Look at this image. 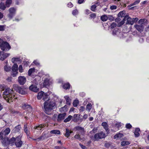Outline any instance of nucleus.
<instances>
[{"mask_svg":"<svg viewBox=\"0 0 149 149\" xmlns=\"http://www.w3.org/2000/svg\"><path fill=\"white\" fill-rule=\"evenodd\" d=\"M0 47L2 50L6 52L10 49L11 47L7 42L4 41L0 39Z\"/></svg>","mask_w":149,"mask_h":149,"instance_id":"3","label":"nucleus"},{"mask_svg":"<svg viewBox=\"0 0 149 149\" xmlns=\"http://www.w3.org/2000/svg\"><path fill=\"white\" fill-rule=\"evenodd\" d=\"M10 131V129L9 128H7L3 132V133L4 136H5L9 133Z\"/></svg>","mask_w":149,"mask_h":149,"instance_id":"20","label":"nucleus"},{"mask_svg":"<svg viewBox=\"0 0 149 149\" xmlns=\"http://www.w3.org/2000/svg\"><path fill=\"white\" fill-rule=\"evenodd\" d=\"M27 125H25L24 126V131L26 133L27 136H29L30 133L29 131L27 128Z\"/></svg>","mask_w":149,"mask_h":149,"instance_id":"27","label":"nucleus"},{"mask_svg":"<svg viewBox=\"0 0 149 149\" xmlns=\"http://www.w3.org/2000/svg\"><path fill=\"white\" fill-rule=\"evenodd\" d=\"M29 89L34 92H37L39 90V88L37 87L36 85L32 84L29 87Z\"/></svg>","mask_w":149,"mask_h":149,"instance_id":"13","label":"nucleus"},{"mask_svg":"<svg viewBox=\"0 0 149 149\" xmlns=\"http://www.w3.org/2000/svg\"><path fill=\"white\" fill-rule=\"evenodd\" d=\"M145 21V19H140L138 21V23L141 25H142Z\"/></svg>","mask_w":149,"mask_h":149,"instance_id":"48","label":"nucleus"},{"mask_svg":"<svg viewBox=\"0 0 149 149\" xmlns=\"http://www.w3.org/2000/svg\"><path fill=\"white\" fill-rule=\"evenodd\" d=\"M139 20V19L138 18L136 17L135 18H133L132 19V22H133V24H134V22H137L138 20Z\"/></svg>","mask_w":149,"mask_h":149,"instance_id":"53","label":"nucleus"},{"mask_svg":"<svg viewBox=\"0 0 149 149\" xmlns=\"http://www.w3.org/2000/svg\"><path fill=\"white\" fill-rule=\"evenodd\" d=\"M10 55V54L5 53L3 52L0 51V60L3 61Z\"/></svg>","mask_w":149,"mask_h":149,"instance_id":"9","label":"nucleus"},{"mask_svg":"<svg viewBox=\"0 0 149 149\" xmlns=\"http://www.w3.org/2000/svg\"><path fill=\"white\" fill-rule=\"evenodd\" d=\"M79 115V114H74L73 116V120L74 122H77L78 120V119L77 118L78 115Z\"/></svg>","mask_w":149,"mask_h":149,"instance_id":"39","label":"nucleus"},{"mask_svg":"<svg viewBox=\"0 0 149 149\" xmlns=\"http://www.w3.org/2000/svg\"><path fill=\"white\" fill-rule=\"evenodd\" d=\"M6 8V6L4 5V4L3 3H0V9L4 10Z\"/></svg>","mask_w":149,"mask_h":149,"instance_id":"40","label":"nucleus"},{"mask_svg":"<svg viewBox=\"0 0 149 149\" xmlns=\"http://www.w3.org/2000/svg\"><path fill=\"white\" fill-rule=\"evenodd\" d=\"M12 2V0H6L5 4L6 6L7 7H9L11 4Z\"/></svg>","mask_w":149,"mask_h":149,"instance_id":"32","label":"nucleus"},{"mask_svg":"<svg viewBox=\"0 0 149 149\" xmlns=\"http://www.w3.org/2000/svg\"><path fill=\"white\" fill-rule=\"evenodd\" d=\"M51 83L49 79L47 78H46L45 79L43 83V85L44 86L46 87L47 86L51 84Z\"/></svg>","mask_w":149,"mask_h":149,"instance_id":"16","label":"nucleus"},{"mask_svg":"<svg viewBox=\"0 0 149 149\" xmlns=\"http://www.w3.org/2000/svg\"><path fill=\"white\" fill-rule=\"evenodd\" d=\"M105 134L103 132L97 133L94 135V138L96 141H98L100 139L104 138L106 136Z\"/></svg>","mask_w":149,"mask_h":149,"instance_id":"5","label":"nucleus"},{"mask_svg":"<svg viewBox=\"0 0 149 149\" xmlns=\"http://www.w3.org/2000/svg\"><path fill=\"white\" fill-rule=\"evenodd\" d=\"M16 138L15 139L14 137H13L12 138L9 140V144H11L12 145H13L15 143V142L16 141Z\"/></svg>","mask_w":149,"mask_h":149,"instance_id":"28","label":"nucleus"},{"mask_svg":"<svg viewBox=\"0 0 149 149\" xmlns=\"http://www.w3.org/2000/svg\"><path fill=\"white\" fill-rule=\"evenodd\" d=\"M121 20L120 17H118L116 18L115 19V21L116 22H118Z\"/></svg>","mask_w":149,"mask_h":149,"instance_id":"54","label":"nucleus"},{"mask_svg":"<svg viewBox=\"0 0 149 149\" xmlns=\"http://www.w3.org/2000/svg\"><path fill=\"white\" fill-rule=\"evenodd\" d=\"M3 98L9 103L16 100L17 97L13 91L9 88L5 90L3 93Z\"/></svg>","mask_w":149,"mask_h":149,"instance_id":"1","label":"nucleus"},{"mask_svg":"<svg viewBox=\"0 0 149 149\" xmlns=\"http://www.w3.org/2000/svg\"><path fill=\"white\" fill-rule=\"evenodd\" d=\"M18 65L17 64H15L12 67V71H17Z\"/></svg>","mask_w":149,"mask_h":149,"instance_id":"30","label":"nucleus"},{"mask_svg":"<svg viewBox=\"0 0 149 149\" xmlns=\"http://www.w3.org/2000/svg\"><path fill=\"white\" fill-rule=\"evenodd\" d=\"M116 24L115 23H113L111 24L110 25V27L111 29H113L116 27Z\"/></svg>","mask_w":149,"mask_h":149,"instance_id":"50","label":"nucleus"},{"mask_svg":"<svg viewBox=\"0 0 149 149\" xmlns=\"http://www.w3.org/2000/svg\"><path fill=\"white\" fill-rule=\"evenodd\" d=\"M101 20L103 22L106 21L108 19V17L106 15H103L101 17Z\"/></svg>","mask_w":149,"mask_h":149,"instance_id":"29","label":"nucleus"},{"mask_svg":"<svg viewBox=\"0 0 149 149\" xmlns=\"http://www.w3.org/2000/svg\"><path fill=\"white\" fill-rule=\"evenodd\" d=\"M35 69L34 68H31L29 69L28 71V75L29 76H31V74L34 73L35 72Z\"/></svg>","mask_w":149,"mask_h":149,"instance_id":"24","label":"nucleus"},{"mask_svg":"<svg viewBox=\"0 0 149 149\" xmlns=\"http://www.w3.org/2000/svg\"><path fill=\"white\" fill-rule=\"evenodd\" d=\"M3 132H0V139H2L3 137Z\"/></svg>","mask_w":149,"mask_h":149,"instance_id":"60","label":"nucleus"},{"mask_svg":"<svg viewBox=\"0 0 149 149\" xmlns=\"http://www.w3.org/2000/svg\"><path fill=\"white\" fill-rule=\"evenodd\" d=\"M130 144V142L128 141H123L121 143V145L123 146L129 145Z\"/></svg>","mask_w":149,"mask_h":149,"instance_id":"41","label":"nucleus"},{"mask_svg":"<svg viewBox=\"0 0 149 149\" xmlns=\"http://www.w3.org/2000/svg\"><path fill=\"white\" fill-rule=\"evenodd\" d=\"M2 140V143L4 146H6L9 145V142L8 138L6 137H4Z\"/></svg>","mask_w":149,"mask_h":149,"instance_id":"12","label":"nucleus"},{"mask_svg":"<svg viewBox=\"0 0 149 149\" xmlns=\"http://www.w3.org/2000/svg\"><path fill=\"white\" fill-rule=\"evenodd\" d=\"M64 98L66 100V103L67 104H68V105H70V102H71V100L69 98V97L65 96L64 97Z\"/></svg>","mask_w":149,"mask_h":149,"instance_id":"33","label":"nucleus"},{"mask_svg":"<svg viewBox=\"0 0 149 149\" xmlns=\"http://www.w3.org/2000/svg\"><path fill=\"white\" fill-rule=\"evenodd\" d=\"M5 26H0V31H3L4 30Z\"/></svg>","mask_w":149,"mask_h":149,"instance_id":"62","label":"nucleus"},{"mask_svg":"<svg viewBox=\"0 0 149 149\" xmlns=\"http://www.w3.org/2000/svg\"><path fill=\"white\" fill-rule=\"evenodd\" d=\"M50 133L51 134H60V132L58 130H53L50 131Z\"/></svg>","mask_w":149,"mask_h":149,"instance_id":"26","label":"nucleus"},{"mask_svg":"<svg viewBox=\"0 0 149 149\" xmlns=\"http://www.w3.org/2000/svg\"><path fill=\"white\" fill-rule=\"evenodd\" d=\"M21 136H19L16 138V141L15 144L16 146L18 147L21 146L22 144V141L21 140Z\"/></svg>","mask_w":149,"mask_h":149,"instance_id":"8","label":"nucleus"},{"mask_svg":"<svg viewBox=\"0 0 149 149\" xmlns=\"http://www.w3.org/2000/svg\"><path fill=\"white\" fill-rule=\"evenodd\" d=\"M123 136L124 135L122 133H118L115 135L114 138V139H119L123 137Z\"/></svg>","mask_w":149,"mask_h":149,"instance_id":"19","label":"nucleus"},{"mask_svg":"<svg viewBox=\"0 0 149 149\" xmlns=\"http://www.w3.org/2000/svg\"><path fill=\"white\" fill-rule=\"evenodd\" d=\"M127 20L126 24H130L131 25L133 24V22L132 19L128 15H126L123 19V20L117 24L118 27H120L122 25L125 23V21Z\"/></svg>","mask_w":149,"mask_h":149,"instance_id":"4","label":"nucleus"},{"mask_svg":"<svg viewBox=\"0 0 149 149\" xmlns=\"http://www.w3.org/2000/svg\"><path fill=\"white\" fill-rule=\"evenodd\" d=\"M116 125L117 127L119 128L121 127V125L120 123H117L116 124Z\"/></svg>","mask_w":149,"mask_h":149,"instance_id":"63","label":"nucleus"},{"mask_svg":"<svg viewBox=\"0 0 149 149\" xmlns=\"http://www.w3.org/2000/svg\"><path fill=\"white\" fill-rule=\"evenodd\" d=\"M96 6L95 5H92L91 7V9L93 11H95L96 8Z\"/></svg>","mask_w":149,"mask_h":149,"instance_id":"47","label":"nucleus"},{"mask_svg":"<svg viewBox=\"0 0 149 149\" xmlns=\"http://www.w3.org/2000/svg\"><path fill=\"white\" fill-rule=\"evenodd\" d=\"M20 87V86H19L18 85L16 84H14L13 85V89L17 91L18 90Z\"/></svg>","mask_w":149,"mask_h":149,"instance_id":"43","label":"nucleus"},{"mask_svg":"<svg viewBox=\"0 0 149 149\" xmlns=\"http://www.w3.org/2000/svg\"><path fill=\"white\" fill-rule=\"evenodd\" d=\"M79 145L82 149H87L86 146L81 143H79Z\"/></svg>","mask_w":149,"mask_h":149,"instance_id":"61","label":"nucleus"},{"mask_svg":"<svg viewBox=\"0 0 149 149\" xmlns=\"http://www.w3.org/2000/svg\"><path fill=\"white\" fill-rule=\"evenodd\" d=\"M41 80L40 77L39 76H36L32 82L33 84H35L36 85H38L40 82Z\"/></svg>","mask_w":149,"mask_h":149,"instance_id":"10","label":"nucleus"},{"mask_svg":"<svg viewBox=\"0 0 149 149\" xmlns=\"http://www.w3.org/2000/svg\"><path fill=\"white\" fill-rule=\"evenodd\" d=\"M134 27L136 29L139 31L141 32L143 31L144 26L143 25H135Z\"/></svg>","mask_w":149,"mask_h":149,"instance_id":"15","label":"nucleus"},{"mask_svg":"<svg viewBox=\"0 0 149 149\" xmlns=\"http://www.w3.org/2000/svg\"><path fill=\"white\" fill-rule=\"evenodd\" d=\"M55 105V103L53 102H51L50 100L45 102L44 103V108L45 113L49 115L51 113L50 112L52 110Z\"/></svg>","mask_w":149,"mask_h":149,"instance_id":"2","label":"nucleus"},{"mask_svg":"<svg viewBox=\"0 0 149 149\" xmlns=\"http://www.w3.org/2000/svg\"><path fill=\"white\" fill-rule=\"evenodd\" d=\"M79 103V102L78 100H75L73 102V105L74 107H76L77 106Z\"/></svg>","mask_w":149,"mask_h":149,"instance_id":"46","label":"nucleus"},{"mask_svg":"<svg viewBox=\"0 0 149 149\" xmlns=\"http://www.w3.org/2000/svg\"><path fill=\"white\" fill-rule=\"evenodd\" d=\"M140 0H137L134 1V3H133L132 4L130 5L129 6L130 7H131L133 6L136 5L138 3H139L140 2Z\"/></svg>","mask_w":149,"mask_h":149,"instance_id":"45","label":"nucleus"},{"mask_svg":"<svg viewBox=\"0 0 149 149\" xmlns=\"http://www.w3.org/2000/svg\"><path fill=\"white\" fill-rule=\"evenodd\" d=\"M23 108L24 109H28L29 108L30 109H31V108L30 107V105H27L25 104H23L22 106Z\"/></svg>","mask_w":149,"mask_h":149,"instance_id":"44","label":"nucleus"},{"mask_svg":"<svg viewBox=\"0 0 149 149\" xmlns=\"http://www.w3.org/2000/svg\"><path fill=\"white\" fill-rule=\"evenodd\" d=\"M4 70L8 72L10 71L11 69V67L9 66H8L7 65H6L4 66Z\"/></svg>","mask_w":149,"mask_h":149,"instance_id":"35","label":"nucleus"},{"mask_svg":"<svg viewBox=\"0 0 149 149\" xmlns=\"http://www.w3.org/2000/svg\"><path fill=\"white\" fill-rule=\"evenodd\" d=\"M92 108V105L91 104L88 103L86 106V109L89 112Z\"/></svg>","mask_w":149,"mask_h":149,"instance_id":"36","label":"nucleus"},{"mask_svg":"<svg viewBox=\"0 0 149 149\" xmlns=\"http://www.w3.org/2000/svg\"><path fill=\"white\" fill-rule=\"evenodd\" d=\"M110 8L111 10L116 9L117 8V6L115 5L112 6H110Z\"/></svg>","mask_w":149,"mask_h":149,"instance_id":"59","label":"nucleus"},{"mask_svg":"<svg viewBox=\"0 0 149 149\" xmlns=\"http://www.w3.org/2000/svg\"><path fill=\"white\" fill-rule=\"evenodd\" d=\"M132 127V125L129 123L127 124L126 125V127L127 129H130Z\"/></svg>","mask_w":149,"mask_h":149,"instance_id":"56","label":"nucleus"},{"mask_svg":"<svg viewBox=\"0 0 149 149\" xmlns=\"http://www.w3.org/2000/svg\"><path fill=\"white\" fill-rule=\"evenodd\" d=\"M140 130V129L139 128H136L135 130V131L134 132L135 137H138L139 135V132Z\"/></svg>","mask_w":149,"mask_h":149,"instance_id":"31","label":"nucleus"},{"mask_svg":"<svg viewBox=\"0 0 149 149\" xmlns=\"http://www.w3.org/2000/svg\"><path fill=\"white\" fill-rule=\"evenodd\" d=\"M26 79L24 76H19L18 77V82L21 85H23L26 82Z\"/></svg>","mask_w":149,"mask_h":149,"instance_id":"11","label":"nucleus"},{"mask_svg":"<svg viewBox=\"0 0 149 149\" xmlns=\"http://www.w3.org/2000/svg\"><path fill=\"white\" fill-rule=\"evenodd\" d=\"M44 93H45L43 91H41L39 92L38 93L37 96V98L38 99L40 100L43 97V96H43L44 95Z\"/></svg>","mask_w":149,"mask_h":149,"instance_id":"23","label":"nucleus"},{"mask_svg":"<svg viewBox=\"0 0 149 149\" xmlns=\"http://www.w3.org/2000/svg\"><path fill=\"white\" fill-rule=\"evenodd\" d=\"M102 125L103 127L106 132L108 130V126L107 123L105 122H103L102 124Z\"/></svg>","mask_w":149,"mask_h":149,"instance_id":"25","label":"nucleus"},{"mask_svg":"<svg viewBox=\"0 0 149 149\" xmlns=\"http://www.w3.org/2000/svg\"><path fill=\"white\" fill-rule=\"evenodd\" d=\"M44 127V125H40L37 126H35L34 129H37L38 130H41Z\"/></svg>","mask_w":149,"mask_h":149,"instance_id":"34","label":"nucleus"},{"mask_svg":"<svg viewBox=\"0 0 149 149\" xmlns=\"http://www.w3.org/2000/svg\"><path fill=\"white\" fill-rule=\"evenodd\" d=\"M80 134L77 133L76 134L74 135V138L76 139H79V140H81L80 137Z\"/></svg>","mask_w":149,"mask_h":149,"instance_id":"42","label":"nucleus"},{"mask_svg":"<svg viewBox=\"0 0 149 149\" xmlns=\"http://www.w3.org/2000/svg\"><path fill=\"white\" fill-rule=\"evenodd\" d=\"M19 71L20 72H22L23 71V69H22V65H20L19 66Z\"/></svg>","mask_w":149,"mask_h":149,"instance_id":"57","label":"nucleus"},{"mask_svg":"<svg viewBox=\"0 0 149 149\" xmlns=\"http://www.w3.org/2000/svg\"><path fill=\"white\" fill-rule=\"evenodd\" d=\"M21 127L20 125H19L17 126H16L14 129H13V132L15 133H16L17 132H19L20 129H21Z\"/></svg>","mask_w":149,"mask_h":149,"instance_id":"18","label":"nucleus"},{"mask_svg":"<svg viewBox=\"0 0 149 149\" xmlns=\"http://www.w3.org/2000/svg\"><path fill=\"white\" fill-rule=\"evenodd\" d=\"M74 129L75 131H77V133L81 135L83 134L85 132L84 128L79 126L75 127Z\"/></svg>","mask_w":149,"mask_h":149,"instance_id":"7","label":"nucleus"},{"mask_svg":"<svg viewBox=\"0 0 149 149\" xmlns=\"http://www.w3.org/2000/svg\"><path fill=\"white\" fill-rule=\"evenodd\" d=\"M72 132V131H70L69 129L66 128V132L65 135L66 137H68L70 136V134Z\"/></svg>","mask_w":149,"mask_h":149,"instance_id":"22","label":"nucleus"},{"mask_svg":"<svg viewBox=\"0 0 149 149\" xmlns=\"http://www.w3.org/2000/svg\"><path fill=\"white\" fill-rule=\"evenodd\" d=\"M33 63L37 66L40 65V63L37 60L34 61L33 62Z\"/></svg>","mask_w":149,"mask_h":149,"instance_id":"58","label":"nucleus"},{"mask_svg":"<svg viewBox=\"0 0 149 149\" xmlns=\"http://www.w3.org/2000/svg\"><path fill=\"white\" fill-rule=\"evenodd\" d=\"M125 11H123L119 12L118 14V17H124V18L126 16L125 15Z\"/></svg>","mask_w":149,"mask_h":149,"instance_id":"21","label":"nucleus"},{"mask_svg":"<svg viewBox=\"0 0 149 149\" xmlns=\"http://www.w3.org/2000/svg\"><path fill=\"white\" fill-rule=\"evenodd\" d=\"M42 97V99L44 100L45 101L47 99L48 95H47L46 93H44V95Z\"/></svg>","mask_w":149,"mask_h":149,"instance_id":"51","label":"nucleus"},{"mask_svg":"<svg viewBox=\"0 0 149 149\" xmlns=\"http://www.w3.org/2000/svg\"><path fill=\"white\" fill-rule=\"evenodd\" d=\"M8 11L9 13L8 17L10 19H11L15 14L16 9L12 7L9 9Z\"/></svg>","mask_w":149,"mask_h":149,"instance_id":"6","label":"nucleus"},{"mask_svg":"<svg viewBox=\"0 0 149 149\" xmlns=\"http://www.w3.org/2000/svg\"><path fill=\"white\" fill-rule=\"evenodd\" d=\"M17 92H18L19 93L22 95H25L27 93L26 92L23 88H21L20 87Z\"/></svg>","mask_w":149,"mask_h":149,"instance_id":"17","label":"nucleus"},{"mask_svg":"<svg viewBox=\"0 0 149 149\" xmlns=\"http://www.w3.org/2000/svg\"><path fill=\"white\" fill-rule=\"evenodd\" d=\"M77 11L76 10H73L72 12V14L74 15H76L77 14Z\"/></svg>","mask_w":149,"mask_h":149,"instance_id":"64","label":"nucleus"},{"mask_svg":"<svg viewBox=\"0 0 149 149\" xmlns=\"http://www.w3.org/2000/svg\"><path fill=\"white\" fill-rule=\"evenodd\" d=\"M72 118V116L69 115L67 118L64 120V122L65 123L68 122Z\"/></svg>","mask_w":149,"mask_h":149,"instance_id":"38","label":"nucleus"},{"mask_svg":"<svg viewBox=\"0 0 149 149\" xmlns=\"http://www.w3.org/2000/svg\"><path fill=\"white\" fill-rule=\"evenodd\" d=\"M97 128H94L90 132L91 133H95L97 132Z\"/></svg>","mask_w":149,"mask_h":149,"instance_id":"52","label":"nucleus"},{"mask_svg":"<svg viewBox=\"0 0 149 149\" xmlns=\"http://www.w3.org/2000/svg\"><path fill=\"white\" fill-rule=\"evenodd\" d=\"M70 85L69 83H67L64 84L63 86V88L65 89H69L70 88Z\"/></svg>","mask_w":149,"mask_h":149,"instance_id":"37","label":"nucleus"},{"mask_svg":"<svg viewBox=\"0 0 149 149\" xmlns=\"http://www.w3.org/2000/svg\"><path fill=\"white\" fill-rule=\"evenodd\" d=\"M66 113H60L58 114L57 117V120L58 121H60L61 120H63L65 117Z\"/></svg>","mask_w":149,"mask_h":149,"instance_id":"14","label":"nucleus"},{"mask_svg":"<svg viewBox=\"0 0 149 149\" xmlns=\"http://www.w3.org/2000/svg\"><path fill=\"white\" fill-rule=\"evenodd\" d=\"M108 19L111 21H113L114 20V18L111 15H109L108 17Z\"/></svg>","mask_w":149,"mask_h":149,"instance_id":"55","label":"nucleus"},{"mask_svg":"<svg viewBox=\"0 0 149 149\" xmlns=\"http://www.w3.org/2000/svg\"><path fill=\"white\" fill-rule=\"evenodd\" d=\"M17 71H12V75L14 77L16 76L17 75Z\"/></svg>","mask_w":149,"mask_h":149,"instance_id":"49","label":"nucleus"}]
</instances>
